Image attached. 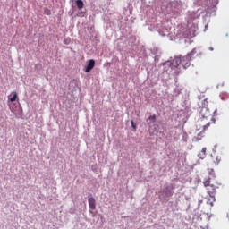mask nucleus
<instances>
[{
	"instance_id": "obj_10",
	"label": "nucleus",
	"mask_w": 229,
	"mask_h": 229,
	"mask_svg": "<svg viewBox=\"0 0 229 229\" xmlns=\"http://www.w3.org/2000/svg\"><path fill=\"white\" fill-rule=\"evenodd\" d=\"M212 158H213V162L216 165H217V164H219V162H221V157H219L217 156L216 157H212Z\"/></svg>"
},
{
	"instance_id": "obj_4",
	"label": "nucleus",
	"mask_w": 229,
	"mask_h": 229,
	"mask_svg": "<svg viewBox=\"0 0 229 229\" xmlns=\"http://www.w3.org/2000/svg\"><path fill=\"white\" fill-rule=\"evenodd\" d=\"M89 207L91 210H96V199L93 197H90L88 199Z\"/></svg>"
},
{
	"instance_id": "obj_9",
	"label": "nucleus",
	"mask_w": 229,
	"mask_h": 229,
	"mask_svg": "<svg viewBox=\"0 0 229 229\" xmlns=\"http://www.w3.org/2000/svg\"><path fill=\"white\" fill-rule=\"evenodd\" d=\"M13 97L9 98L11 103H13L14 101H17V92H13Z\"/></svg>"
},
{
	"instance_id": "obj_21",
	"label": "nucleus",
	"mask_w": 229,
	"mask_h": 229,
	"mask_svg": "<svg viewBox=\"0 0 229 229\" xmlns=\"http://www.w3.org/2000/svg\"><path fill=\"white\" fill-rule=\"evenodd\" d=\"M67 43V41H64V44H66Z\"/></svg>"
},
{
	"instance_id": "obj_16",
	"label": "nucleus",
	"mask_w": 229,
	"mask_h": 229,
	"mask_svg": "<svg viewBox=\"0 0 229 229\" xmlns=\"http://www.w3.org/2000/svg\"><path fill=\"white\" fill-rule=\"evenodd\" d=\"M211 123H212V124H216V118H211Z\"/></svg>"
},
{
	"instance_id": "obj_2",
	"label": "nucleus",
	"mask_w": 229,
	"mask_h": 229,
	"mask_svg": "<svg viewBox=\"0 0 229 229\" xmlns=\"http://www.w3.org/2000/svg\"><path fill=\"white\" fill-rule=\"evenodd\" d=\"M212 0H196L198 6H202V8H207L210 6Z\"/></svg>"
},
{
	"instance_id": "obj_17",
	"label": "nucleus",
	"mask_w": 229,
	"mask_h": 229,
	"mask_svg": "<svg viewBox=\"0 0 229 229\" xmlns=\"http://www.w3.org/2000/svg\"><path fill=\"white\" fill-rule=\"evenodd\" d=\"M216 115H217V109L214 111V117H216Z\"/></svg>"
},
{
	"instance_id": "obj_7",
	"label": "nucleus",
	"mask_w": 229,
	"mask_h": 229,
	"mask_svg": "<svg viewBox=\"0 0 229 229\" xmlns=\"http://www.w3.org/2000/svg\"><path fill=\"white\" fill-rule=\"evenodd\" d=\"M201 139H203V131H201L200 133H199L197 136H195L193 138V141L194 142H199V140H201Z\"/></svg>"
},
{
	"instance_id": "obj_11",
	"label": "nucleus",
	"mask_w": 229,
	"mask_h": 229,
	"mask_svg": "<svg viewBox=\"0 0 229 229\" xmlns=\"http://www.w3.org/2000/svg\"><path fill=\"white\" fill-rule=\"evenodd\" d=\"M148 121H152V123H155V121H157V116L155 114L150 115L148 117Z\"/></svg>"
},
{
	"instance_id": "obj_20",
	"label": "nucleus",
	"mask_w": 229,
	"mask_h": 229,
	"mask_svg": "<svg viewBox=\"0 0 229 229\" xmlns=\"http://www.w3.org/2000/svg\"><path fill=\"white\" fill-rule=\"evenodd\" d=\"M67 43V41H64V44H66Z\"/></svg>"
},
{
	"instance_id": "obj_15",
	"label": "nucleus",
	"mask_w": 229,
	"mask_h": 229,
	"mask_svg": "<svg viewBox=\"0 0 229 229\" xmlns=\"http://www.w3.org/2000/svg\"><path fill=\"white\" fill-rule=\"evenodd\" d=\"M208 126H210V123H208V124L204 125L203 128H204V131L207 130L208 128Z\"/></svg>"
},
{
	"instance_id": "obj_1",
	"label": "nucleus",
	"mask_w": 229,
	"mask_h": 229,
	"mask_svg": "<svg viewBox=\"0 0 229 229\" xmlns=\"http://www.w3.org/2000/svg\"><path fill=\"white\" fill-rule=\"evenodd\" d=\"M204 187L206 188L207 194L213 200L210 202V206L214 207V202L216 201V194L217 192V189H219V183L216 182V178L208 177L203 182Z\"/></svg>"
},
{
	"instance_id": "obj_3",
	"label": "nucleus",
	"mask_w": 229,
	"mask_h": 229,
	"mask_svg": "<svg viewBox=\"0 0 229 229\" xmlns=\"http://www.w3.org/2000/svg\"><path fill=\"white\" fill-rule=\"evenodd\" d=\"M95 65H96V61H94V59H90L85 69V72H90V71L94 69Z\"/></svg>"
},
{
	"instance_id": "obj_8",
	"label": "nucleus",
	"mask_w": 229,
	"mask_h": 229,
	"mask_svg": "<svg viewBox=\"0 0 229 229\" xmlns=\"http://www.w3.org/2000/svg\"><path fill=\"white\" fill-rule=\"evenodd\" d=\"M76 5H77V7L79 8V10H81V8H83V6H84L83 1H81V0H77V1H76Z\"/></svg>"
},
{
	"instance_id": "obj_12",
	"label": "nucleus",
	"mask_w": 229,
	"mask_h": 229,
	"mask_svg": "<svg viewBox=\"0 0 229 229\" xmlns=\"http://www.w3.org/2000/svg\"><path fill=\"white\" fill-rule=\"evenodd\" d=\"M44 13H45V15H51V10H49L48 8H45Z\"/></svg>"
},
{
	"instance_id": "obj_18",
	"label": "nucleus",
	"mask_w": 229,
	"mask_h": 229,
	"mask_svg": "<svg viewBox=\"0 0 229 229\" xmlns=\"http://www.w3.org/2000/svg\"><path fill=\"white\" fill-rule=\"evenodd\" d=\"M203 203V200H199V205H201Z\"/></svg>"
},
{
	"instance_id": "obj_6",
	"label": "nucleus",
	"mask_w": 229,
	"mask_h": 229,
	"mask_svg": "<svg viewBox=\"0 0 229 229\" xmlns=\"http://www.w3.org/2000/svg\"><path fill=\"white\" fill-rule=\"evenodd\" d=\"M198 157L203 160L207 157V148H203L201 153H199Z\"/></svg>"
},
{
	"instance_id": "obj_19",
	"label": "nucleus",
	"mask_w": 229,
	"mask_h": 229,
	"mask_svg": "<svg viewBox=\"0 0 229 229\" xmlns=\"http://www.w3.org/2000/svg\"><path fill=\"white\" fill-rule=\"evenodd\" d=\"M67 43V41H64V44H66Z\"/></svg>"
},
{
	"instance_id": "obj_5",
	"label": "nucleus",
	"mask_w": 229,
	"mask_h": 229,
	"mask_svg": "<svg viewBox=\"0 0 229 229\" xmlns=\"http://www.w3.org/2000/svg\"><path fill=\"white\" fill-rule=\"evenodd\" d=\"M185 60H187L185 57L180 58V57H176L175 59H174L172 64L174 67H178V65H180V64H182V62H185Z\"/></svg>"
},
{
	"instance_id": "obj_14",
	"label": "nucleus",
	"mask_w": 229,
	"mask_h": 229,
	"mask_svg": "<svg viewBox=\"0 0 229 229\" xmlns=\"http://www.w3.org/2000/svg\"><path fill=\"white\" fill-rule=\"evenodd\" d=\"M131 123L133 130H137V125H135V123L133 122V120Z\"/></svg>"
},
{
	"instance_id": "obj_13",
	"label": "nucleus",
	"mask_w": 229,
	"mask_h": 229,
	"mask_svg": "<svg viewBox=\"0 0 229 229\" xmlns=\"http://www.w3.org/2000/svg\"><path fill=\"white\" fill-rule=\"evenodd\" d=\"M191 65V62H186L184 64H183V67L184 69H187V67H189Z\"/></svg>"
}]
</instances>
